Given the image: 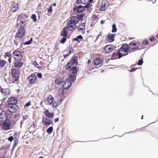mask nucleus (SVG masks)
<instances>
[{
    "instance_id": "37",
    "label": "nucleus",
    "mask_w": 158,
    "mask_h": 158,
    "mask_svg": "<svg viewBox=\"0 0 158 158\" xmlns=\"http://www.w3.org/2000/svg\"><path fill=\"white\" fill-rule=\"evenodd\" d=\"M117 28H116V25L115 24H113L112 25V32L113 33H115L117 31Z\"/></svg>"
},
{
    "instance_id": "57",
    "label": "nucleus",
    "mask_w": 158,
    "mask_h": 158,
    "mask_svg": "<svg viewBox=\"0 0 158 158\" xmlns=\"http://www.w3.org/2000/svg\"><path fill=\"white\" fill-rule=\"evenodd\" d=\"M28 118V116L26 115L25 116H24L23 117V119L26 120Z\"/></svg>"
},
{
    "instance_id": "9",
    "label": "nucleus",
    "mask_w": 158,
    "mask_h": 158,
    "mask_svg": "<svg viewBox=\"0 0 158 158\" xmlns=\"http://www.w3.org/2000/svg\"><path fill=\"white\" fill-rule=\"evenodd\" d=\"M123 56H122V53L118 50L117 51V52H113L110 58L111 60H114L116 59H120Z\"/></svg>"
},
{
    "instance_id": "61",
    "label": "nucleus",
    "mask_w": 158,
    "mask_h": 158,
    "mask_svg": "<svg viewBox=\"0 0 158 158\" xmlns=\"http://www.w3.org/2000/svg\"><path fill=\"white\" fill-rule=\"evenodd\" d=\"M54 120L55 122H57L59 121V118H55Z\"/></svg>"
},
{
    "instance_id": "32",
    "label": "nucleus",
    "mask_w": 158,
    "mask_h": 158,
    "mask_svg": "<svg viewBox=\"0 0 158 158\" xmlns=\"http://www.w3.org/2000/svg\"><path fill=\"white\" fill-rule=\"evenodd\" d=\"M83 39V37L81 35H79L77 36V37L73 38V41H77L78 43H79L80 41L79 40V39H80L81 40H82Z\"/></svg>"
},
{
    "instance_id": "53",
    "label": "nucleus",
    "mask_w": 158,
    "mask_h": 158,
    "mask_svg": "<svg viewBox=\"0 0 158 158\" xmlns=\"http://www.w3.org/2000/svg\"><path fill=\"white\" fill-rule=\"evenodd\" d=\"M17 145L14 144V145L13 146V147L11 148V151H12L13 152L14 151V149H15V147H16L17 146Z\"/></svg>"
},
{
    "instance_id": "39",
    "label": "nucleus",
    "mask_w": 158,
    "mask_h": 158,
    "mask_svg": "<svg viewBox=\"0 0 158 158\" xmlns=\"http://www.w3.org/2000/svg\"><path fill=\"white\" fill-rule=\"evenodd\" d=\"M106 5V4H104L103 5L102 4L100 6L99 10L101 11H104L106 10V8L105 7Z\"/></svg>"
},
{
    "instance_id": "42",
    "label": "nucleus",
    "mask_w": 158,
    "mask_h": 158,
    "mask_svg": "<svg viewBox=\"0 0 158 158\" xmlns=\"http://www.w3.org/2000/svg\"><path fill=\"white\" fill-rule=\"evenodd\" d=\"M67 49H66V51H69V55H70L72 53H73L74 52V49L73 48H69L68 50H67Z\"/></svg>"
},
{
    "instance_id": "33",
    "label": "nucleus",
    "mask_w": 158,
    "mask_h": 158,
    "mask_svg": "<svg viewBox=\"0 0 158 158\" xmlns=\"http://www.w3.org/2000/svg\"><path fill=\"white\" fill-rule=\"evenodd\" d=\"M24 17H25V18L27 17V15L25 14H20L18 16V19L20 20L21 19H25Z\"/></svg>"
},
{
    "instance_id": "22",
    "label": "nucleus",
    "mask_w": 158,
    "mask_h": 158,
    "mask_svg": "<svg viewBox=\"0 0 158 158\" xmlns=\"http://www.w3.org/2000/svg\"><path fill=\"white\" fill-rule=\"evenodd\" d=\"M69 20L76 25L79 22L78 19L75 16H72Z\"/></svg>"
},
{
    "instance_id": "29",
    "label": "nucleus",
    "mask_w": 158,
    "mask_h": 158,
    "mask_svg": "<svg viewBox=\"0 0 158 158\" xmlns=\"http://www.w3.org/2000/svg\"><path fill=\"white\" fill-rule=\"evenodd\" d=\"M86 3H85V6H83L84 7V9L85 10V8H87V10L89 11L90 12H91V11L90 10V4L88 2V1H86Z\"/></svg>"
},
{
    "instance_id": "18",
    "label": "nucleus",
    "mask_w": 158,
    "mask_h": 158,
    "mask_svg": "<svg viewBox=\"0 0 158 158\" xmlns=\"http://www.w3.org/2000/svg\"><path fill=\"white\" fill-rule=\"evenodd\" d=\"M42 122L46 126H49L51 124V119L48 118L46 117H43Z\"/></svg>"
},
{
    "instance_id": "4",
    "label": "nucleus",
    "mask_w": 158,
    "mask_h": 158,
    "mask_svg": "<svg viewBox=\"0 0 158 158\" xmlns=\"http://www.w3.org/2000/svg\"><path fill=\"white\" fill-rule=\"evenodd\" d=\"M12 54L15 60L21 61L23 60V56L20 51L15 50L13 51Z\"/></svg>"
},
{
    "instance_id": "40",
    "label": "nucleus",
    "mask_w": 158,
    "mask_h": 158,
    "mask_svg": "<svg viewBox=\"0 0 158 158\" xmlns=\"http://www.w3.org/2000/svg\"><path fill=\"white\" fill-rule=\"evenodd\" d=\"M31 18L33 19L34 22H35L37 21L36 16L35 14H32Z\"/></svg>"
},
{
    "instance_id": "45",
    "label": "nucleus",
    "mask_w": 158,
    "mask_h": 158,
    "mask_svg": "<svg viewBox=\"0 0 158 158\" xmlns=\"http://www.w3.org/2000/svg\"><path fill=\"white\" fill-rule=\"evenodd\" d=\"M48 12L49 13H51L52 12V5L50 6L48 10Z\"/></svg>"
},
{
    "instance_id": "35",
    "label": "nucleus",
    "mask_w": 158,
    "mask_h": 158,
    "mask_svg": "<svg viewBox=\"0 0 158 158\" xmlns=\"http://www.w3.org/2000/svg\"><path fill=\"white\" fill-rule=\"evenodd\" d=\"M6 64V61L4 60L0 59V67L3 68Z\"/></svg>"
},
{
    "instance_id": "58",
    "label": "nucleus",
    "mask_w": 158,
    "mask_h": 158,
    "mask_svg": "<svg viewBox=\"0 0 158 158\" xmlns=\"http://www.w3.org/2000/svg\"><path fill=\"white\" fill-rule=\"evenodd\" d=\"M69 53L67 54H64V59L67 58V57L69 56Z\"/></svg>"
},
{
    "instance_id": "52",
    "label": "nucleus",
    "mask_w": 158,
    "mask_h": 158,
    "mask_svg": "<svg viewBox=\"0 0 158 158\" xmlns=\"http://www.w3.org/2000/svg\"><path fill=\"white\" fill-rule=\"evenodd\" d=\"M149 40L151 41H153L156 40V39L154 36L152 35L149 38Z\"/></svg>"
},
{
    "instance_id": "41",
    "label": "nucleus",
    "mask_w": 158,
    "mask_h": 158,
    "mask_svg": "<svg viewBox=\"0 0 158 158\" xmlns=\"http://www.w3.org/2000/svg\"><path fill=\"white\" fill-rule=\"evenodd\" d=\"M66 37L63 36L60 41V43L62 44H64L67 40Z\"/></svg>"
},
{
    "instance_id": "62",
    "label": "nucleus",
    "mask_w": 158,
    "mask_h": 158,
    "mask_svg": "<svg viewBox=\"0 0 158 158\" xmlns=\"http://www.w3.org/2000/svg\"><path fill=\"white\" fill-rule=\"evenodd\" d=\"M147 127V126H145V127H142V128H141L139 129H136L135 130V131H137V130H140V131H141L142 130H143V129H144V127Z\"/></svg>"
},
{
    "instance_id": "23",
    "label": "nucleus",
    "mask_w": 158,
    "mask_h": 158,
    "mask_svg": "<svg viewBox=\"0 0 158 158\" xmlns=\"http://www.w3.org/2000/svg\"><path fill=\"white\" fill-rule=\"evenodd\" d=\"M67 28L64 27L61 32L60 35L61 36L67 37L68 35V31L67 30Z\"/></svg>"
},
{
    "instance_id": "6",
    "label": "nucleus",
    "mask_w": 158,
    "mask_h": 158,
    "mask_svg": "<svg viewBox=\"0 0 158 158\" xmlns=\"http://www.w3.org/2000/svg\"><path fill=\"white\" fill-rule=\"evenodd\" d=\"M130 47L127 44H123L122 45L121 47L118 49L121 52L125 53H122V56H125L128 55L127 52L130 50Z\"/></svg>"
},
{
    "instance_id": "2",
    "label": "nucleus",
    "mask_w": 158,
    "mask_h": 158,
    "mask_svg": "<svg viewBox=\"0 0 158 158\" xmlns=\"http://www.w3.org/2000/svg\"><path fill=\"white\" fill-rule=\"evenodd\" d=\"M19 70L15 68H12L11 69V75L12 79L11 80L12 83H14L19 80Z\"/></svg>"
},
{
    "instance_id": "28",
    "label": "nucleus",
    "mask_w": 158,
    "mask_h": 158,
    "mask_svg": "<svg viewBox=\"0 0 158 158\" xmlns=\"http://www.w3.org/2000/svg\"><path fill=\"white\" fill-rule=\"evenodd\" d=\"M76 75L75 74H69V78L70 79V80H71L72 81H75L76 80Z\"/></svg>"
},
{
    "instance_id": "10",
    "label": "nucleus",
    "mask_w": 158,
    "mask_h": 158,
    "mask_svg": "<svg viewBox=\"0 0 158 158\" xmlns=\"http://www.w3.org/2000/svg\"><path fill=\"white\" fill-rule=\"evenodd\" d=\"M67 26L66 28L69 31H73L77 27L76 25L73 24L69 20L67 22Z\"/></svg>"
},
{
    "instance_id": "43",
    "label": "nucleus",
    "mask_w": 158,
    "mask_h": 158,
    "mask_svg": "<svg viewBox=\"0 0 158 158\" xmlns=\"http://www.w3.org/2000/svg\"><path fill=\"white\" fill-rule=\"evenodd\" d=\"M10 52L11 51H10L6 53L4 56L6 58L7 56L9 58L12 57V55L10 53Z\"/></svg>"
},
{
    "instance_id": "56",
    "label": "nucleus",
    "mask_w": 158,
    "mask_h": 158,
    "mask_svg": "<svg viewBox=\"0 0 158 158\" xmlns=\"http://www.w3.org/2000/svg\"><path fill=\"white\" fill-rule=\"evenodd\" d=\"M42 15L40 13V14L38 13V17L39 19H41L42 18Z\"/></svg>"
},
{
    "instance_id": "1",
    "label": "nucleus",
    "mask_w": 158,
    "mask_h": 158,
    "mask_svg": "<svg viewBox=\"0 0 158 158\" xmlns=\"http://www.w3.org/2000/svg\"><path fill=\"white\" fill-rule=\"evenodd\" d=\"M10 116L7 112L2 111L0 113V126L4 130L7 131L11 129L13 126H11V122L10 118Z\"/></svg>"
},
{
    "instance_id": "19",
    "label": "nucleus",
    "mask_w": 158,
    "mask_h": 158,
    "mask_svg": "<svg viewBox=\"0 0 158 158\" xmlns=\"http://www.w3.org/2000/svg\"><path fill=\"white\" fill-rule=\"evenodd\" d=\"M44 113H45V115L47 118H52L54 115V113H50L49 112L48 110H47L44 111Z\"/></svg>"
},
{
    "instance_id": "44",
    "label": "nucleus",
    "mask_w": 158,
    "mask_h": 158,
    "mask_svg": "<svg viewBox=\"0 0 158 158\" xmlns=\"http://www.w3.org/2000/svg\"><path fill=\"white\" fill-rule=\"evenodd\" d=\"M143 63V58H141L138 61L137 64L139 65H141Z\"/></svg>"
},
{
    "instance_id": "64",
    "label": "nucleus",
    "mask_w": 158,
    "mask_h": 158,
    "mask_svg": "<svg viewBox=\"0 0 158 158\" xmlns=\"http://www.w3.org/2000/svg\"><path fill=\"white\" fill-rule=\"evenodd\" d=\"M64 89L63 88V89H61V91L60 92V93H61L62 94H64Z\"/></svg>"
},
{
    "instance_id": "24",
    "label": "nucleus",
    "mask_w": 158,
    "mask_h": 158,
    "mask_svg": "<svg viewBox=\"0 0 158 158\" xmlns=\"http://www.w3.org/2000/svg\"><path fill=\"white\" fill-rule=\"evenodd\" d=\"M102 60L101 58L97 57L95 59L94 61V63L95 65H98L102 63Z\"/></svg>"
},
{
    "instance_id": "3",
    "label": "nucleus",
    "mask_w": 158,
    "mask_h": 158,
    "mask_svg": "<svg viewBox=\"0 0 158 158\" xmlns=\"http://www.w3.org/2000/svg\"><path fill=\"white\" fill-rule=\"evenodd\" d=\"M78 57L77 56H73L72 57L71 61H69L67 63L66 65L65 68L66 69H70L71 67L74 65H77L78 64Z\"/></svg>"
},
{
    "instance_id": "54",
    "label": "nucleus",
    "mask_w": 158,
    "mask_h": 158,
    "mask_svg": "<svg viewBox=\"0 0 158 158\" xmlns=\"http://www.w3.org/2000/svg\"><path fill=\"white\" fill-rule=\"evenodd\" d=\"M18 41L17 39L16 40H14V44L15 45H17L18 44Z\"/></svg>"
},
{
    "instance_id": "34",
    "label": "nucleus",
    "mask_w": 158,
    "mask_h": 158,
    "mask_svg": "<svg viewBox=\"0 0 158 158\" xmlns=\"http://www.w3.org/2000/svg\"><path fill=\"white\" fill-rule=\"evenodd\" d=\"M18 6L19 4L18 3H17L16 4L15 6H13L12 7L11 10L13 12H16L17 10L19 9Z\"/></svg>"
},
{
    "instance_id": "8",
    "label": "nucleus",
    "mask_w": 158,
    "mask_h": 158,
    "mask_svg": "<svg viewBox=\"0 0 158 158\" xmlns=\"http://www.w3.org/2000/svg\"><path fill=\"white\" fill-rule=\"evenodd\" d=\"M62 83L63 88L66 90L69 89L72 85L71 80L68 78L63 80Z\"/></svg>"
},
{
    "instance_id": "15",
    "label": "nucleus",
    "mask_w": 158,
    "mask_h": 158,
    "mask_svg": "<svg viewBox=\"0 0 158 158\" xmlns=\"http://www.w3.org/2000/svg\"><path fill=\"white\" fill-rule=\"evenodd\" d=\"M128 45L130 47V48L132 49L136 50L139 46V44L138 42H136L135 41H131Z\"/></svg>"
},
{
    "instance_id": "17",
    "label": "nucleus",
    "mask_w": 158,
    "mask_h": 158,
    "mask_svg": "<svg viewBox=\"0 0 158 158\" xmlns=\"http://www.w3.org/2000/svg\"><path fill=\"white\" fill-rule=\"evenodd\" d=\"M115 36V34L109 33L106 37L107 41L110 43L113 42L114 41Z\"/></svg>"
},
{
    "instance_id": "12",
    "label": "nucleus",
    "mask_w": 158,
    "mask_h": 158,
    "mask_svg": "<svg viewBox=\"0 0 158 158\" xmlns=\"http://www.w3.org/2000/svg\"><path fill=\"white\" fill-rule=\"evenodd\" d=\"M29 80V83L30 84H34L36 81L37 77L34 73H32L29 77H27Z\"/></svg>"
},
{
    "instance_id": "27",
    "label": "nucleus",
    "mask_w": 158,
    "mask_h": 158,
    "mask_svg": "<svg viewBox=\"0 0 158 158\" xmlns=\"http://www.w3.org/2000/svg\"><path fill=\"white\" fill-rule=\"evenodd\" d=\"M63 80L62 78L58 77L55 80V83L56 84L60 85L61 83H63Z\"/></svg>"
},
{
    "instance_id": "14",
    "label": "nucleus",
    "mask_w": 158,
    "mask_h": 158,
    "mask_svg": "<svg viewBox=\"0 0 158 158\" xmlns=\"http://www.w3.org/2000/svg\"><path fill=\"white\" fill-rule=\"evenodd\" d=\"M114 46L112 44L106 45L104 48L103 51L106 54L110 53L114 50Z\"/></svg>"
},
{
    "instance_id": "60",
    "label": "nucleus",
    "mask_w": 158,
    "mask_h": 158,
    "mask_svg": "<svg viewBox=\"0 0 158 158\" xmlns=\"http://www.w3.org/2000/svg\"><path fill=\"white\" fill-rule=\"evenodd\" d=\"M24 41V39L23 38H21L20 40L21 43H23Z\"/></svg>"
},
{
    "instance_id": "48",
    "label": "nucleus",
    "mask_w": 158,
    "mask_h": 158,
    "mask_svg": "<svg viewBox=\"0 0 158 158\" xmlns=\"http://www.w3.org/2000/svg\"><path fill=\"white\" fill-rule=\"evenodd\" d=\"M143 44L145 45L148 44V41L147 39H145L144 40Z\"/></svg>"
},
{
    "instance_id": "21",
    "label": "nucleus",
    "mask_w": 158,
    "mask_h": 158,
    "mask_svg": "<svg viewBox=\"0 0 158 158\" xmlns=\"http://www.w3.org/2000/svg\"><path fill=\"white\" fill-rule=\"evenodd\" d=\"M23 65V63L22 62L18 61L14 63V66L16 69H19Z\"/></svg>"
},
{
    "instance_id": "30",
    "label": "nucleus",
    "mask_w": 158,
    "mask_h": 158,
    "mask_svg": "<svg viewBox=\"0 0 158 158\" xmlns=\"http://www.w3.org/2000/svg\"><path fill=\"white\" fill-rule=\"evenodd\" d=\"M85 13H81V14H77V19H78V20L79 21H82L83 17L85 15Z\"/></svg>"
},
{
    "instance_id": "20",
    "label": "nucleus",
    "mask_w": 158,
    "mask_h": 158,
    "mask_svg": "<svg viewBox=\"0 0 158 158\" xmlns=\"http://www.w3.org/2000/svg\"><path fill=\"white\" fill-rule=\"evenodd\" d=\"M85 28V23H83L81 24H80L79 25L78 27L77 28L78 29L77 32L80 31L81 30L83 31Z\"/></svg>"
},
{
    "instance_id": "7",
    "label": "nucleus",
    "mask_w": 158,
    "mask_h": 158,
    "mask_svg": "<svg viewBox=\"0 0 158 158\" xmlns=\"http://www.w3.org/2000/svg\"><path fill=\"white\" fill-rule=\"evenodd\" d=\"M85 11L83 6L80 5L78 6H75L73 9V11L75 14L82 13Z\"/></svg>"
},
{
    "instance_id": "63",
    "label": "nucleus",
    "mask_w": 158,
    "mask_h": 158,
    "mask_svg": "<svg viewBox=\"0 0 158 158\" xmlns=\"http://www.w3.org/2000/svg\"><path fill=\"white\" fill-rule=\"evenodd\" d=\"M80 4L81 3L83 4H85V3H86V2H84V1H82V0H80Z\"/></svg>"
},
{
    "instance_id": "59",
    "label": "nucleus",
    "mask_w": 158,
    "mask_h": 158,
    "mask_svg": "<svg viewBox=\"0 0 158 158\" xmlns=\"http://www.w3.org/2000/svg\"><path fill=\"white\" fill-rule=\"evenodd\" d=\"M80 0H77L76 1V4L77 5H79L80 4Z\"/></svg>"
},
{
    "instance_id": "47",
    "label": "nucleus",
    "mask_w": 158,
    "mask_h": 158,
    "mask_svg": "<svg viewBox=\"0 0 158 158\" xmlns=\"http://www.w3.org/2000/svg\"><path fill=\"white\" fill-rule=\"evenodd\" d=\"M31 104V101H29L27 103L25 104L24 105V107L25 108L26 107H28L30 106Z\"/></svg>"
},
{
    "instance_id": "5",
    "label": "nucleus",
    "mask_w": 158,
    "mask_h": 158,
    "mask_svg": "<svg viewBox=\"0 0 158 158\" xmlns=\"http://www.w3.org/2000/svg\"><path fill=\"white\" fill-rule=\"evenodd\" d=\"M25 24L21 25L22 27L18 30L16 33V35L15 36V38H21L22 37L24 36L25 33V30L24 26Z\"/></svg>"
},
{
    "instance_id": "16",
    "label": "nucleus",
    "mask_w": 158,
    "mask_h": 158,
    "mask_svg": "<svg viewBox=\"0 0 158 158\" xmlns=\"http://www.w3.org/2000/svg\"><path fill=\"white\" fill-rule=\"evenodd\" d=\"M69 70V73L72 74L77 75L78 71V69L77 68L76 66H72L71 68Z\"/></svg>"
},
{
    "instance_id": "26",
    "label": "nucleus",
    "mask_w": 158,
    "mask_h": 158,
    "mask_svg": "<svg viewBox=\"0 0 158 158\" xmlns=\"http://www.w3.org/2000/svg\"><path fill=\"white\" fill-rule=\"evenodd\" d=\"M1 91L3 95L4 94L5 95H8L10 93V89L8 88H1Z\"/></svg>"
},
{
    "instance_id": "46",
    "label": "nucleus",
    "mask_w": 158,
    "mask_h": 158,
    "mask_svg": "<svg viewBox=\"0 0 158 158\" xmlns=\"http://www.w3.org/2000/svg\"><path fill=\"white\" fill-rule=\"evenodd\" d=\"M52 104V107L53 108H56L58 106L57 103L56 101L53 102Z\"/></svg>"
},
{
    "instance_id": "25",
    "label": "nucleus",
    "mask_w": 158,
    "mask_h": 158,
    "mask_svg": "<svg viewBox=\"0 0 158 158\" xmlns=\"http://www.w3.org/2000/svg\"><path fill=\"white\" fill-rule=\"evenodd\" d=\"M14 136V144L17 145L19 142V137L18 136L17 132H15Z\"/></svg>"
},
{
    "instance_id": "13",
    "label": "nucleus",
    "mask_w": 158,
    "mask_h": 158,
    "mask_svg": "<svg viewBox=\"0 0 158 158\" xmlns=\"http://www.w3.org/2000/svg\"><path fill=\"white\" fill-rule=\"evenodd\" d=\"M18 100L16 97L11 96L8 99L7 103L8 105L17 104L18 103Z\"/></svg>"
},
{
    "instance_id": "31",
    "label": "nucleus",
    "mask_w": 158,
    "mask_h": 158,
    "mask_svg": "<svg viewBox=\"0 0 158 158\" xmlns=\"http://www.w3.org/2000/svg\"><path fill=\"white\" fill-rule=\"evenodd\" d=\"M54 99V98L51 95H50L47 98V99L48 101L49 105H52V103Z\"/></svg>"
},
{
    "instance_id": "36",
    "label": "nucleus",
    "mask_w": 158,
    "mask_h": 158,
    "mask_svg": "<svg viewBox=\"0 0 158 158\" xmlns=\"http://www.w3.org/2000/svg\"><path fill=\"white\" fill-rule=\"evenodd\" d=\"M53 127H50L46 130V132L49 134L52 133L53 131Z\"/></svg>"
},
{
    "instance_id": "38",
    "label": "nucleus",
    "mask_w": 158,
    "mask_h": 158,
    "mask_svg": "<svg viewBox=\"0 0 158 158\" xmlns=\"http://www.w3.org/2000/svg\"><path fill=\"white\" fill-rule=\"evenodd\" d=\"M32 41H33V39H32V37H31V38L30 39V40L29 41H26L25 42H24V45H29L32 43Z\"/></svg>"
},
{
    "instance_id": "49",
    "label": "nucleus",
    "mask_w": 158,
    "mask_h": 158,
    "mask_svg": "<svg viewBox=\"0 0 158 158\" xmlns=\"http://www.w3.org/2000/svg\"><path fill=\"white\" fill-rule=\"evenodd\" d=\"M137 69V68L134 67V68H131L130 70L128 69V71H130L131 72H134L135 71H136V70Z\"/></svg>"
},
{
    "instance_id": "51",
    "label": "nucleus",
    "mask_w": 158,
    "mask_h": 158,
    "mask_svg": "<svg viewBox=\"0 0 158 158\" xmlns=\"http://www.w3.org/2000/svg\"><path fill=\"white\" fill-rule=\"evenodd\" d=\"M36 76H37L38 78L40 79L42 78V74L41 73H38L37 74Z\"/></svg>"
},
{
    "instance_id": "50",
    "label": "nucleus",
    "mask_w": 158,
    "mask_h": 158,
    "mask_svg": "<svg viewBox=\"0 0 158 158\" xmlns=\"http://www.w3.org/2000/svg\"><path fill=\"white\" fill-rule=\"evenodd\" d=\"M7 139L9 141L11 142L14 139V137L13 136H10L7 138Z\"/></svg>"
},
{
    "instance_id": "11",
    "label": "nucleus",
    "mask_w": 158,
    "mask_h": 158,
    "mask_svg": "<svg viewBox=\"0 0 158 158\" xmlns=\"http://www.w3.org/2000/svg\"><path fill=\"white\" fill-rule=\"evenodd\" d=\"M8 110L11 112H16L18 110H19V106L16 104H12L8 105Z\"/></svg>"
},
{
    "instance_id": "55",
    "label": "nucleus",
    "mask_w": 158,
    "mask_h": 158,
    "mask_svg": "<svg viewBox=\"0 0 158 158\" xmlns=\"http://www.w3.org/2000/svg\"><path fill=\"white\" fill-rule=\"evenodd\" d=\"M33 64L35 66H36L39 65L38 63L36 61H34Z\"/></svg>"
}]
</instances>
